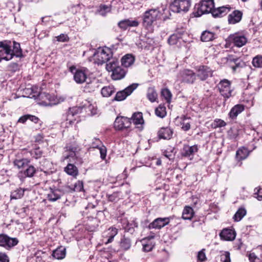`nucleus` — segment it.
I'll return each instance as SVG.
<instances>
[{
  "label": "nucleus",
  "instance_id": "16",
  "mask_svg": "<svg viewBox=\"0 0 262 262\" xmlns=\"http://www.w3.org/2000/svg\"><path fill=\"white\" fill-rule=\"evenodd\" d=\"M83 190V183L81 181H77L74 185V186L66 185L63 187V191L67 193H72L73 192H80Z\"/></svg>",
  "mask_w": 262,
  "mask_h": 262
},
{
  "label": "nucleus",
  "instance_id": "11",
  "mask_svg": "<svg viewBox=\"0 0 262 262\" xmlns=\"http://www.w3.org/2000/svg\"><path fill=\"white\" fill-rule=\"evenodd\" d=\"M182 81L189 84H192L196 79V75L192 70L185 69L181 72Z\"/></svg>",
  "mask_w": 262,
  "mask_h": 262
},
{
  "label": "nucleus",
  "instance_id": "33",
  "mask_svg": "<svg viewBox=\"0 0 262 262\" xmlns=\"http://www.w3.org/2000/svg\"><path fill=\"white\" fill-rule=\"evenodd\" d=\"M96 141L97 142V145L93 144V148H97L99 149L100 157L102 160H104L106 158L107 149L105 146L102 145L101 141L99 139H96Z\"/></svg>",
  "mask_w": 262,
  "mask_h": 262
},
{
  "label": "nucleus",
  "instance_id": "26",
  "mask_svg": "<svg viewBox=\"0 0 262 262\" xmlns=\"http://www.w3.org/2000/svg\"><path fill=\"white\" fill-rule=\"evenodd\" d=\"M64 171L69 176L76 178L78 175L79 172L77 167L73 164L69 163L64 168Z\"/></svg>",
  "mask_w": 262,
  "mask_h": 262
},
{
  "label": "nucleus",
  "instance_id": "14",
  "mask_svg": "<svg viewBox=\"0 0 262 262\" xmlns=\"http://www.w3.org/2000/svg\"><path fill=\"white\" fill-rule=\"evenodd\" d=\"M169 220L168 218H157L148 225V228L151 229H161L165 226L168 224Z\"/></svg>",
  "mask_w": 262,
  "mask_h": 262
},
{
  "label": "nucleus",
  "instance_id": "52",
  "mask_svg": "<svg viewBox=\"0 0 262 262\" xmlns=\"http://www.w3.org/2000/svg\"><path fill=\"white\" fill-rule=\"evenodd\" d=\"M226 123L223 120L220 119H216L214 120V122L212 123V126L216 128L217 127H221L226 126Z\"/></svg>",
  "mask_w": 262,
  "mask_h": 262
},
{
  "label": "nucleus",
  "instance_id": "7",
  "mask_svg": "<svg viewBox=\"0 0 262 262\" xmlns=\"http://www.w3.org/2000/svg\"><path fill=\"white\" fill-rule=\"evenodd\" d=\"M138 86V84L133 83L123 90L118 92L113 100L117 101L124 100L128 96L130 95L135 89H137Z\"/></svg>",
  "mask_w": 262,
  "mask_h": 262
},
{
  "label": "nucleus",
  "instance_id": "48",
  "mask_svg": "<svg viewBox=\"0 0 262 262\" xmlns=\"http://www.w3.org/2000/svg\"><path fill=\"white\" fill-rule=\"evenodd\" d=\"M119 67V62L115 59H112V61L106 64V69L108 72L115 71V70Z\"/></svg>",
  "mask_w": 262,
  "mask_h": 262
},
{
  "label": "nucleus",
  "instance_id": "19",
  "mask_svg": "<svg viewBox=\"0 0 262 262\" xmlns=\"http://www.w3.org/2000/svg\"><path fill=\"white\" fill-rule=\"evenodd\" d=\"M243 13L239 10H234L228 15V21L229 24H235L241 21Z\"/></svg>",
  "mask_w": 262,
  "mask_h": 262
},
{
  "label": "nucleus",
  "instance_id": "44",
  "mask_svg": "<svg viewBox=\"0 0 262 262\" xmlns=\"http://www.w3.org/2000/svg\"><path fill=\"white\" fill-rule=\"evenodd\" d=\"M123 228L127 232H132V230H134V227H138V224L135 222L133 221L132 223H130L125 219L123 220Z\"/></svg>",
  "mask_w": 262,
  "mask_h": 262
},
{
  "label": "nucleus",
  "instance_id": "31",
  "mask_svg": "<svg viewBox=\"0 0 262 262\" xmlns=\"http://www.w3.org/2000/svg\"><path fill=\"white\" fill-rule=\"evenodd\" d=\"M61 195V192L59 189L51 188L49 193L47 195V198L51 202H55L59 199Z\"/></svg>",
  "mask_w": 262,
  "mask_h": 262
},
{
  "label": "nucleus",
  "instance_id": "18",
  "mask_svg": "<svg viewBox=\"0 0 262 262\" xmlns=\"http://www.w3.org/2000/svg\"><path fill=\"white\" fill-rule=\"evenodd\" d=\"M229 6H222L216 9L214 8L212 11V15L214 17H221L226 15L230 10Z\"/></svg>",
  "mask_w": 262,
  "mask_h": 262
},
{
  "label": "nucleus",
  "instance_id": "5",
  "mask_svg": "<svg viewBox=\"0 0 262 262\" xmlns=\"http://www.w3.org/2000/svg\"><path fill=\"white\" fill-rule=\"evenodd\" d=\"M12 43L10 40L0 41V62L3 60H10Z\"/></svg>",
  "mask_w": 262,
  "mask_h": 262
},
{
  "label": "nucleus",
  "instance_id": "8",
  "mask_svg": "<svg viewBox=\"0 0 262 262\" xmlns=\"http://www.w3.org/2000/svg\"><path fill=\"white\" fill-rule=\"evenodd\" d=\"M221 94L226 98H229L231 96L232 91L230 89V82L224 79L221 80L218 85Z\"/></svg>",
  "mask_w": 262,
  "mask_h": 262
},
{
  "label": "nucleus",
  "instance_id": "39",
  "mask_svg": "<svg viewBox=\"0 0 262 262\" xmlns=\"http://www.w3.org/2000/svg\"><path fill=\"white\" fill-rule=\"evenodd\" d=\"M130 121L136 124H142L144 123L142 114L141 112L135 113L133 114L131 118H129Z\"/></svg>",
  "mask_w": 262,
  "mask_h": 262
},
{
  "label": "nucleus",
  "instance_id": "53",
  "mask_svg": "<svg viewBox=\"0 0 262 262\" xmlns=\"http://www.w3.org/2000/svg\"><path fill=\"white\" fill-rule=\"evenodd\" d=\"M161 95L167 102H169L170 101L172 95L170 91L168 89H164L162 90Z\"/></svg>",
  "mask_w": 262,
  "mask_h": 262
},
{
  "label": "nucleus",
  "instance_id": "28",
  "mask_svg": "<svg viewBox=\"0 0 262 262\" xmlns=\"http://www.w3.org/2000/svg\"><path fill=\"white\" fill-rule=\"evenodd\" d=\"M87 78L86 73L81 70H76L74 75V79L77 83H82Z\"/></svg>",
  "mask_w": 262,
  "mask_h": 262
},
{
  "label": "nucleus",
  "instance_id": "38",
  "mask_svg": "<svg viewBox=\"0 0 262 262\" xmlns=\"http://www.w3.org/2000/svg\"><path fill=\"white\" fill-rule=\"evenodd\" d=\"M215 38V34L209 31H204L202 32L201 40L203 42H207L213 40Z\"/></svg>",
  "mask_w": 262,
  "mask_h": 262
},
{
  "label": "nucleus",
  "instance_id": "42",
  "mask_svg": "<svg viewBox=\"0 0 262 262\" xmlns=\"http://www.w3.org/2000/svg\"><path fill=\"white\" fill-rule=\"evenodd\" d=\"M115 92V89L113 85H108L103 87L101 91L103 97H108Z\"/></svg>",
  "mask_w": 262,
  "mask_h": 262
},
{
  "label": "nucleus",
  "instance_id": "25",
  "mask_svg": "<svg viewBox=\"0 0 262 262\" xmlns=\"http://www.w3.org/2000/svg\"><path fill=\"white\" fill-rule=\"evenodd\" d=\"M172 134L173 131L168 127H162L158 132V136L160 139H170Z\"/></svg>",
  "mask_w": 262,
  "mask_h": 262
},
{
  "label": "nucleus",
  "instance_id": "64",
  "mask_svg": "<svg viewBox=\"0 0 262 262\" xmlns=\"http://www.w3.org/2000/svg\"><path fill=\"white\" fill-rule=\"evenodd\" d=\"M198 259L200 261H204L206 259V255L203 251V250L200 251L199 252L198 254Z\"/></svg>",
  "mask_w": 262,
  "mask_h": 262
},
{
  "label": "nucleus",
  "instance_id": "20",
  "mask_svg": "<svg viewBox=\"0 0 262 262\" xmlns=\"http://www.w3.org/2000/svg\"><path fill=\"white\" fill-rule=\"evenodd\" d=\"M10 54V60H11L14 56L16 57H23V51L20 48V44L15 41H13V49H11Z\"/></svg>",
  "mask_w": 262,
  "mask_h": 262
},
{
  "label": "nucleus",
  "instance_id": "40",
  "mask_svg": "<svg viewBox=\"0 0 262 262\" xmlns=\"http://www.w3.org/2000/svg\"><path fill=\"white\" fill-rule=\"evenodd\" d=\"M30 162V161L28 159L23 158L21 159H15L14 160L13 163L15 166L20 169L24 168L26 166H28Z\"/></svg>",
  "mask_w": 262,
  "mask_h": 262
},
{
  "label": "nucleus",
  "instance_id": "62",
  "mask_svg": "<svg viewBox=\"0 0 262 262\" xmlns=\"http://www.w3.org/2000/svg\"><path fill=\"white\" fill-rule=\"evenodd\" d=\"M57 40L60 42H65L69 40V37L67 34H61L56 37Z\"/></svg>",
  "mask_w": 262,
  "mask_h": 262
},
{
  "label": "nucleus",
  "instance_id": "58",
  "mask_svg": "<svg viewBox=\"0 0 262 262\" xmlns=\"http://www.w3.org/2000/svg\"><path fill=\"white\" fill-rule=\"evenodd\" d=\"M8 70L12 72H15L19 70V66L16 62H12L8 66Z\"/></svg>",
  "mask_w": 262,
  "mask_h": 262
},
{
  "label": "nucleus",
  "instance_id": "47",
  "mask_svg": "<svg viewBox=\"0 0 262 262\" xmlns=\"http://www.w3.org/2000/svg\"><path fill=\"white\" fill-rule=\"evenodd\" d=\"M247 211L244 208H240L234 215L233 219L234 221L238 222L241 221L244 216L246 215Z\"/></svg>",
  "mask_w": 262,
  "mask_h": 262
},
{
  "label": "nucleus",
  "instance_id": "12",
  "mask_svg": "<svg viewBox=\"0 0 262 262\" xmlns=\"http://www.w3.org/2000/svg\"><path fill=\"white\" fill-rule=\"evenodd\" d=\"M229 40L237 47H243L247 42V39L245 36L238 34L231 35L229 36Z\"/></svg>",
  "mask_w": 262,
  "mask_h": 262
},
{
  "label": "nucleus",
  "instance_id": "46",
  "mask_svg": "<svg viewBox=\"0 0 262 262\" xmlns=\"http://www.w3.org/2000/svg\"><path fill=\"white\" fill-rule=\"evenodd\" d=\"M156 115L160 118H163L166 115V107L164 104H160L155 109Z\"/></svg>",
  "mask_w": 262,
  "mask_h": 262
},
{
  "label": "nucleus",
  "instance_id": "1",
  "mask_svg": "<svg viewBox=\"0 0 262 262\" xmlns=\"http://www.w3.org/2000/svg\"><path fill=\"white\" fill-rule=\"evenodd\" d=\"M113 56L112 50L107 47L99 48L94 54V62L102 65L109 61Z\"/></svg>",
  "mask_w": 262,
  "mask_h": 262
},
{
  "label": "nucleus",
  "instance_id": "50",
  "mask_svg": "<svg viewBox=\"0 0 262 262\" xmlns=\"http://www.w3.org/2000/svg\"><path fill=\"white\" fill-rule=\"evenodd\" d=\"M109 236L107 241L105 243L106 244L112 243L114 239V237L118 233V230L116 228H111L109 229Z\"/></svg>",
  "mask_w": 262,
  "mask_h": 262
},
{
  "label": "nucleus",
  "instance_id": "3",
  "mask_svg": "<svg viewBox=\"0 0 262 262\" xmlns=\"http://www.w3.org/2000/svg\"><path fill=\"white\" fill-rule=\"evenodd\" d=\"M160 15L159 9H151L146 11L143 16V24L146 28H150Z\"/></svg>",
  "mask_w": 262,
  "mask_h": 262
},
{
  "label": "nucleus",
  "instance_id": "54",
  "mask_svg": "<svg viewBox=\"0 0 262 262\" xmlns=\"http://www.w3.org/2000/svg\"><path fill=\"white\" fill-rule=\"evenodd\" d=\"M245 65V63L239 58L235 60L234 65L231 66V68L234 72L239 68H242Z\"/></svg>",
  "mask_w": 262,
  "mask_h": 262
},
{
  "label": "nucleus",
  "instance_id": "27",
  "mask_svg": "<svg viewBox=\"0 0 262 262\" xmlns=\"http://www.w3.org/2000/svg\"><path fill=\"white\" fill-rule=\"evenodd\" d=\"M139 23L136 20H130L129 19H124L119 21L118 26L123 30H126L129 27H137Z\"/></svg>",
  "mask_w": 262,
  "mask_h": 262
},
{
  "label": "nucleus",
  "instance_id": "22",
  "mask_svg": "<svg viewBox=\"0 0 262 262\" xmlns=\"http://www.w3.org/2000/svg\"><path fill=\"white\" fill-rule=\"evenodd\" d=\"M66 150L61 158V160L64 161L70 158H74L76 156L75 152L77 148L72 146H68L66 147Z\"/></svg>",
  "mask_w": 262,
  "mask_h": 262
},
{
  "label": "nucleus",
  "instance_id": "6",
  "mask_svg": "<svg viewBox=\"0 0 262 262\" xmlns=\"http://www.w3.org/2000/svg\"><path fill=\"white\" fill-rule=\"evenodd\" d=\"M19 242L16 237H10L5 234H0V246L7 250H10L16 246Z\"/></svg>",
  "mask_w": 262,
  "mask_h": 262
},
{
  "label": "nucleus",
  "instance_id": "36",
  "mask_svg": "<svg viewBox=\"0 0 262 262\" xmlns=\"http://www.w3.org/2000/svg\"><path fill=\"white\" fill-rule=\"evenodd\" d=\"M181 124L182 125L181 128L185 132L189 130L190 129L191 118L185 115H183L181 117Z\"/></svg>",
  "mask_w": 262,
  "mask_h": 262
},
{
  "label": "nucleus",
  "instance_id": "59",
  "mask_svg": "<svg viewBox=\"0 0 262 262\" xmlns=\"http://www.w3.org/2000/svg\"><path fill=\"white\" fill-rule=\"evenodd\" d=\"M254 195L255 197L258 200L260 201L262 200V187L256 188L254 189Z\"/></svg>",
  "mask_w": 262,
  "mask_h": 262
},
{
  "label": "nucleus",
  "instance_id": "57",
  "mask_svg": "<svg viewBox=\"0 0 262 262\" xmlns=\"http://www.w3.org/2000/svg\"><path fill=\"white\" fill-rule=\"evenodd\" d=\"M154 247L152 242L148 241V243L143 244V250L145 252H149L152 250Z\"/></svg>",
  "mask_w": 262,
  "mask_h": 262
},
{
  "label": "nucleus",
  "instance_id": "51",
  "mask_svg": "<svg viewBox=\"0 0 262 262\" xmlns=\"http://www.w3.org/2000/svg\"><path fill=\"white\" fill-rule=\"evenodd\" d=\"M111 5L107 6L105 5H101L99 6V12L102 16H105L107 13L111 12Z\"/></svg>",
  "mask_w": 262,
  "mask_h": 262
},
{
  "label": "nucleus",
  "instance_id": "37",
  "mask_svg": "<svg viewBox=\"0 0 262 262\" xmlns=\"http://www.w3.org/2000/svg\"><path fill=\"white\" fill-rule=\"evenodd\" d=\"M183 31L179 32L172 34L168 39V42L171 45H174L177 43L180 39H182V35Z\"/></svg>",
  "mask_w": 262,
  "mask_h": 262
},
{
  "label": "nucleus",
  "instance_id": "10",
  "mask_svg": "<svg viewBox=\"0 0 262 262\" xmlns=\"http://www.w3.org/2000/svg\"><path fill=\"white\" fill-rule=\"evenodd\" d=\"M130 125V119L125 117H117L114 122V127L117 130L129 128Z\"/></svg>",
  "mask_w": 262,
  "mask_h": 262
},
{
  "label": "nucleus",
  "instance_id": "56",
  "mask_svg": "<svg viewBox=\"0 0 262 262\" xmlns=\"http://www.w3.org/2000/svg\"><path fill=\"white\" fill-rule=\"evenodd\" d=\"M107 197L109 201L115 202L119 199V192H114L111 194H107Z\"/></svg>",
  "mask_w": 262,
  "mask_h": 262
},
{
  "label": "nucleus",
  "instance_id": "35",
  "mask_svg": "<svg viewBox=\"0 0 262 262\" xmlns=\"http://www.w3.org/2000/svg\"><path fill=\"white\" fill-rule=\"evenodd\" d=\"M135 61L134 57L131 54H126L121 59L122 66L127 68L132 66Z\"/></svg>",
  "mask_w": 262,
  "mask_h": 262
},
{
  "label": "nucleus",
  "instance_id": "43",
  "mask_svg": "<svg viewBox=\"0 0 262 262\" xmlns=\"http://www.w3.org/2000/svg\"><path fill=\"white\" fill-rule=\"evenodd\" d=\"M25 190V189L19 188L12 191L10 195L11 199L16 200L21 198L24 195Z\"/></svg>",
  "mask_w": 262,
  "mask_h": 262
},
{
  "label": "nucleus",
  "instance_id": "61",
  "mask_svg": "<svg viewBox=\"0 0 262 262\" xmlns=\"http://www.w3.org/2000/svg\"><path fill=\"white\" fill-rule=\"evenodd\" d=\"M221 260L223 262H230L229 252H226L224 254H222L221 256Z\"/></svg>",
  "mask_w": 262,
  "mask_h": 262
},
{
  "label": "nucleus",
  "instance_id": "15",
  "mask_svg": "<svg viewBox=\"0 0 262 262\" xmlns=\"http://www.w3.org/2000/svg\"><path fill=\"white\" fill-rule=\"evenodd\" d=\"M36 172V168L32 165H29L25 170L20 171L18 174V177L23 181L27 177H32Z\"/></svg>",
  "mask_w": 262,
  "mask_h": 262
},
{
  "label": "nucleus",
  "instance_id": "13",
  "mask_svg": "<svg viewBox=\"0 0 262 262\" xmlns=\"http://www.w3.org/2000/svg\"><path fill=\"white\" fill-rule=\"evenodd\" d=\"M82 108L80 107H73L69 109L67 113V121H69V123L72 124L76 119V116L81 113Z\"/></svg>",
  "mask_w": 262,
  "mask_h": 262
},
{
  "label": "nucleus",
  "instance_id": "60",
  "mask_svg": "<svg viewBox=\"0 0 262 262\" xmlns=\"http://www.w3.org/2000/svg\"><path fill=\"white\" fill-rule=\"evenodd\" d=\"M250 262H261L260 259L255 255L254 253H250L248 255Z\"/></svg>",
  "mask_w": 262,
  "mask_h": 262
},
{
  "label": "nucleus",
  "instance_id": "30",
  "mask_svg": "<svg viewBox=\"0 0 262 262\" xmlns=\"http://www.w3.org/2000/svg\"><path fill=\"white\" fill-rule=\"evenodd\" d=\"M126 73V71L124 69L119 66L112 73V78L115 80L121 79L125 77Z\"/></svg>",
  "mask_w": 262,
  "mask_h": 262
},
{
  "label": "nucleus",
  "instance_id": "21",
  "mask_svg": "<svg viewBox=\"0 0 262 262\" xmlns=\"http://www.w3.org/2000/svg\"><path fill=\"white\" fill-rule=\"evenodd\" d=\"M198 150V146L194 145L189 146L188 145H184L182 149V155L185 157H188L197 152Z\"/></svg>",
  "mask_w": 262,
  "mask_h": 262
},
{
  "label": "nucleus",
  "instance_id": "32",
  "mask_svg": "<svg viewBox=\"0 0 262 262\" xmlns=\"http://www.w3.org/2000/svg\"><path fill=\"white\" fill-rule=\"evenodd\" d=\"M120 247L123 250L126 251L130 249L132 245L131 239L125 235H123L119 242Z\"/></svg>",
  "mask_w": 262,
  "mask_h": 262
},
{
  "label": "nucleus",
  "instance_id": "55",
  "mask_svg": "<svg viewBox=\"0 0 262 262\" xmlns=\"http://www.w3.org/2000/svg\"><path fill=\"white\" fill-rule=\"evenodd\" d=\"M31 155L32 157L38 159L41 157L42 155V151L39 148H36L31 151Z\"/></svg>",
  "mask_w": 262,
  "mask_h": 262
},
{
  "label": "nucleus",
  "instance_id": "4",
  "mask_svg": "<svg viewBox=\"0 0 262 262\" xmlns=\"http://www.w3.org/2000/svg\"><path fill=\"white\" fill-rule=\"evenodd\" d=\"M214 2L211 0H202L197 8L196 12H194V16L199 17L204 14L211 13L214 9Z\"/></svg>",
  "mask_w": 262,
  "mask_h": 262
},
{
  "label": "nucleus",
  "instance_id": "34",
  "mask_svg": "<svg viewBox=\"0 0 262 262\" xmlns=\"http://www.w3.org/2000/svg\"><path fill=\"white\" fill-rule=\"evenodd\" d=\"M249 155L248 149L243 147L239 148L236 152V159L237 161H241L245 159Z\"/></svg>",
  "mask_w": 262,
  "mask_h": 262
},
{
  "label": "nucleus",
  "instance_id": "29",
  "mask_svg": "<svg viewBox=\"0 0 262 262\" xmlns=\"http://www.w3.org/2000/svg\"><path fill=\"white\" fill-rule=\"evenodd\" d=\"M66 255V249L65 247L60 246L57 249L54 250L52 255L53 257L57 259H63Z\"/></svg>",
  "mask_w": 262,
  "mask_h": 262
},
{
  "label": "nucleus",
  "instance_id": "17",
  "mask_svg": "<svg viewBox=\"0 0 262 262\" xmlns=\"http://www.w3.org/2000/svg\"><path fill=\"white\" fill-rule=\"evenodd\" d=\"M220 236L222 239L229 241L234 239L236 234L234 230L226 228L221 231Z\"/></svg>",
  "mask_w": 262,
  "mask_h": 262
},
{
  "label": "nucleus",
  "instance_id": "9",
  "mask_svg": "<svg viewBox=\"0 0 262 262\" xmlns=\"http://www.w3.org/2000/svg\"><path fill=\"white\" fill-rule=\"evenodd\" d=\"M213 71L206 66H200L196 71V76L201 80L205 81L208 77H212Z\"/></svg>",
  "mask_w": 262,
  "mask_h": 262
},
{
  "label": "nucleus",
  "instance_id": "45",
  "mask_svg": "<svg viewBox=\"0 0 262 262\" xmlns=\"http://www.w3.org/2000/svg\"><path fill=\"white\" fill-rule=\"evenodd\" d=\"M157 93L153 87L149 88L147 90V97L148 99L151 102L156 101L157 99Z\"/></svg>",
  "mask_w": 262,
  "mask_h": 262
},
{
  "label": "nucleus",
  "instance_id": "2",
  "mask_svg": "<svg viewBox=\"0 0 262 262\" xmlns=\"http://www.w3.org/2000/svg\"><path fill=\"white\" fill-rule=\"evenodd\" d=\"M191 5L190 0H173L170 4L171 11L182 13L188 12Z\"/></svg>",
  "mask_w": 262,
  "mask_h": 262
},
{
  "label": "nucleus",
  "instance_id": "63",
  "mask_svg": "<svg viewBox=\"0 0 262 262\" xmlns=\"http://www.w3.org/2000/svg\"><path fill=\"white\" fill-rule=\"evenodd\" d=\"M9 258L5 253H0V262H9Z\"/></svg>",
  "mask_w": 262,
  "mask_h": 262
},
{
  "label": "nucleus",
  "instance_id": "41",
  "mask_svg": "<svg viewBox=\"0 0 262 262\" xmlns=\"http://www.w3.org/2000/svg\"><path fill=\"white\" fill-rule=\"evenodd\" d=\"M193 209L189 206H186L183 211L182 218L184 220H190L193 216Z\"/></svg>",
  "mask_w": 262,
  "mask_h": 262
},
{
  "label": "nucleus",
  "instance_id": "24",
  "mask_svg": "<svg viewBox=\"0 0 262 262\" xmlns=\"http://www.w3.org/2000/svg\"><path fill=\"white\" fill-rule=\"evenodd\" d=\"M245 106L243 104H238L234 105L230 110L229 116L232 119L236 118L237 116L244 111Z\"/></svg>",
  "mask_w": 262,
  "mask_h": 262
},
{
  "label": "nucleus",
  "instance_id": "23",
  "mask_svg": "<svg viewBox=\"0 0 262 262\" xmlns=\"http://www.w3.org/2000/svg\"><path fill=\"white\" fill-rule=\"evenodd\" d=\"M39 97L41 99H45L42 100L40 104L44 106H53L57 104V103L53 102V97L49 94L45 93L39 94Z\"/></svg>",
  "mask_w": 262,
  "mask_h": 262
},
{
  "label": "nucleus",
  "instance_id": "49",
  "mask_svg": "<svg viewBox=\"0 0 262 262\" xmlns=\"http://www.w3.org/2000/svg\"><path fill=\"white\" fill-rule=\"evenodd\" d=\"M252 63L255 68H262V55H258L254 57Z\"/></svg>",
  "mask_w": 262,
  "mask_h": 262
}]
</instances>
